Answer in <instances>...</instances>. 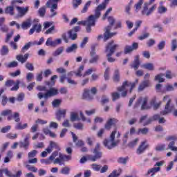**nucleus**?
<instances>
[{
	"label": "nucleus",
	"instance_id": "obj_7",
	"mask_svg": "<svg viewBox=\"0 0 177 177\" xmlns=\"http://www.w3.org/2000/svg\"><path fill=\"white\" fill-rule=\"evenodd\" d=\"M93 153L94 156L93 155H88L87 156V160L89 161H92L93 162H95V161H97V160H100L102 158V153L100 151V144L97 143Z\"/></svg>",
	"mask_w": 177,
	"mask_h": 177
},
{
	"label": "nucleus",
	"instance_id": "obj_20",
	"mask_svg": "<svg viewBox=\"0 0 177 177\" xmlns=\"http://www.w3.org/2000/svg\"><path fill=\"white\" fill-rule=\"evenodd\" d=\"M160 120V115L155 114L151 118H148L147 122H144V127H146L147 125H150L153 121H158Z\"/></svg>",
	"mask_w": 177,
	"mask_h": 177
},
{
	"label": "nucleus",
	"instance_id": "obj_14",
	"mask_svg": "<svg viewBox=\"0 0 177 177\" xmlns=\"http://www.w3.org/2000/svg\"><path fill=\"white\" fill-rule=\"evenodd\" d=\"M0 172H1V174H3V172H4L5 175H6V176H8V177H21L23 174L21 170H19L16 173V174H12V171H9V169H8V168L1 169Z\"/></svg>",
	"mask_w": 177,
	"mask_h": 177
},
{
	"label": "nucleus",
	"instance_id": "obj_48",
	"mask_svg": "<svg viewBox=\"0 0 177 177\" xmlns=\"http://www.w3.org/2000/svg\"><path fill=\"white\" fill-rule=\"evenodd\" d=\"M164 75H165L162 73L157 75L156 76H155V81H158V82H164V81H165V79L162 78Z\"/></svg>",
	"mask_w": 177,
	"mask_h": 177
},
{
	"label": "nucleus",
	"instance_id": "obj_51",
	"mask_svg": "<svg viewBox=\"0 0 177 177\" xmlns=\"http://www.w3.org/2000/svg\"><path fill=\"white\" fill-rule=\"evenodd\" d=\"M138 142H139V138H136L128 144V147H130L131 149H132V147H135V146L138 145Z\"/></svg>",
	"mask_w": 177,
	"mask_h": 177
},
{
	"label": "nucleus",
	"instance_id": "obj_36",
	"mask_svg": "<svg viewBox=\"0 0 177 177\" xmlns=\"http://www.w3.org/2000/svg\"><path fill=\"white\" fill-rule=\"evenodd\" d=\"M34 42H31L29 41L28 43H26L24 46L21 49V52L23 53H24V52H26V50H28L30 49V48H31V46H34Z\"/></svg>",
	"mask_w": 177,
	"mask_h": 177
},
{
	"label": "nucleus",
	"instance_id": "obj_18",
	"mask_svg": "<svg viewBox=\"0 0 177 177\" xmlns=\"http://www.w3.org/2000/svg\"><path fill=\"white\" fill-rule=\"evenodd\" d=\"M117 122H118V120L115 118L109 119L104 125L105 129H108V131H109V129H111L112 125H115Z\"/></svg>",
	"mask_w": 177,
	"mask_h": 177
},
{
	"label": "nucleus",
	"instance_id": "obj_32",
	"mask_svg": "<svg viewBox=\"0 0 177 177\" xmlns=\"http://www.w3.org/2000/svg\"><path fill=\"white\" fill-rule=\"evenodd\" d=\"M150 104L151 106H153V110H157V109H159L160 106H161V102L157 103L156 102V98H153L150 102Z\"/></svg>",
	"mask_w": 177,
	"mask_h": 177
},
{
	"label": "nucleus",
	"instance_id": "obj_17",
	"mask_svg": "<svg viewBox=\"0 0 177 177\" xmlns=\"http://www.w3.org/2000/svg\"><path fill=\"white\" fill-rule=\"evenodd\" d=\"M149 147V145L146 144V141H143L139 145L138 148L136 150V153L140 156V154H143L145 151Z\"/></svg>",
	"mask_w": 177,
	"mask_h": 177
},
{
	"label": "nucleus",
	"instance_id": "obj_40",
	"mask_svg": "<svg viewBox=\"0 0 177 177\" xmlns=\"http://www.w3.org/2000/svg\"><path fill=\"white\" fill-rule=\"evenodd\" d=\"M155 149L156 150V151H164V150H168L165 144L158 145L156 147Z\"/></svg>",
	"mask_w": 177,
	"mask_h": 177
},
{
	"label": "nucleus",
	"instance_id": "obj_24",
	"mask_svg": "<svg viewBox=\"0 0 177 177\" xmlns=\"http://www.w3.org/2000/svg\"><path fill=\"white\" fill-rule=\"evenodd\" d=\"M4 13L6 15H9L10 16H15V7H13V6L6 7Z\"/></svg>",
	"mask_w": 177,
	"mask_h": 177
},
{
	"label": "nucleus",
	"instance_id": "obj_57",
	"mask_svg": "<svg viewBox=\"0 0 177 177\" xmlns=\"http://www.w3.org/2000/svg\"><path fill=\"white\" fill-rule=\"evenodd\" d=\"M91 168L93 171H96L97 172L102 169V165L93 163L91 165Z\"/></svg>",
	"mask_w": 177,
	"mask_h": 177
},
{
	"label": "nucleus",
	"instance_id": "obj_60",
	"mask_svg": "<svg viewBox=\"0 0 177 177\" xmlns=\"http://www.w3.org/2000/svg\"><path fill=\"white\" fill-rule=\"evenodd\" d=\"M166 42L165 41L162 40L158 44V49L159 50H162L164 48H165Z\"/></svg>",
	"mask_w": 177,
	"mask_h": 177
},
{
	"label": "nucleus",
	"instance_id": "obj_59",
	"mask_svg": "<svg viewBox=\"0 0 177 177\" xmlns=\"http://www.w3.org/2000/svg\"><path fill=\"white\" fill-rule=\"evenodd\" d=\"M24 97H25L24 93H21L17 95L16 100H17V102H23V100H24Z\"/></svg>",
	"mask_w": 177,
	"mask_h": 177
},
{
	"label": "nucleus",
	"instance_id": "obj_25",
	"mask_svg": "<svg viewBox=\"0 0 177 177\" xmlns=\"http://www.w3.org/2000/svg\"><path fill=\"white\" fill-rule=\"evenodd\" d=\"M140 66V61L139 60V55L136 56L133 64L131 65V68L134 70H138Z\"/></svg>",
	"mask_w": 177,
	"mask_h": 177
},
{
	"label": "nucleus",
	"instance_id": "obj_49",
	"mask_svg": "<svg viewBox=\"0 0 177 177\" xmlns=\"http://www.w3.org/2000/svg\"><path fill=\"white\" fill-rule=\"evenodd\" d=\"M144 0H139L138 2L135 4L134 7L136 8V12H138L140 9H142V5H143Z\"/></svg>",
	"mask_w": 177,
	"mask_h": 177
},
{
	"label": "nucleus",
	"instance_id": "obj_61",
	"mask_svg": "<svg viewBox=\"0 0 177 177\" xmlns=\"http://www.w3.org/2000/svg\"><path fill=\"white\" fill-rule=\"evenodd\" d=\"M111 96H112V100L113 102H115V100H118V99H120L121 95H120V93L115 92L111 94Z\"/></svg>",
	"mask_w": 177,
	"mask_h": 177
},
{
	"label": "nucleus",
	"instance_id": "obj_45",
	"mask_svg": "<svg viewBox=\"0 0 177 177\" xmlns=\"http://www.w3.org/2000/svg\"><path fill=\"white\" fill-rule=\"evenodd\" d=\"M95 72H96L95 68H90L84 72V73L83 74V77H86V75H91L92 73H95Z\"/></svg>",
	"mask_w": 177,
	"mask_h": 177
},
{
	"label": "nucleus",
	"instance_id": "obj_58",
	"mask_svg": "<svg viewBox=\"0 0 177 177\" xmlns=\"http://www.w3.org/2000/svg\"><path fill=\"white\" fill-rule=\"evenodd\" d=\"M12 127L11 126H6L3 128L1 129L0 132L1 133H8V132H9V131H10Z\"/></svg>",
	"mask_w": 177,
	"mask_h": 177
},
{
	"label": "nucleus",
	"instance_id": "obj_47",
	"mask_svg": "<svg viewBox=\"0 0 177 177\" xmlns=\"http://www.w3.org/2000/svg\"><path fill=\"white\" fill-rule=\"evenodd\" d=\"M104 77L105 81H109L110 80V68L108 67L106 68L105 72L104 73Z\"/></svg>",
	"mask_w": 177,
	"mask_h": 177
},
{
	"label": "nucleus",
	"instance_id": "obj_56",
	"mask_svg": "<svg viewBox=\"0 0 177 177\" xmlns=\"http://www.w3.org/2000/svg\"><path fill=\"white\" fill-rule=\"evenodd\" d=\"M127 161H128V157H126V158L120 157V158H118V162L119 164H123V165H127Z\"/></svg>",
	"mask_w": 177,
	"mask_h": 177
},
{
	"label": "nucleus",
	"instance_id": "obj_55",
	"mask_svg": "<svg viewBox=\"0 0 177 177\" xmlns=\"http://www.w3.org/2000/svg\"><path fill=\"white\" fill-rule=\"evenodd\" d=\"M19 66V63L17 61H12L7 64V67L8 68H13L15 67H17Z\"/></svg>",
	"mask_w": 177,
	"mask_h": 177
},
{
	"label": "nucleus",
	"instance_id": "obj_26",
	"mask_svg": "<svg viewBox=\"0 0 177 177\" xmlns=\"http://www.w3.org/2000/svg\"><path fill=\"white\" fill-rule=\"evenodd\" d=\"M21 27L22 30H28L31 27V19H28L25 21L22 22Z\"/></svg>",
	"mask_w": 177,
	"mask_h": 177
},
{
	"label": "nucleus",
	"instance_id": "obj_6",
	"mask_svg": "<svg viewBox=\"0 0 177 177\" xmlns=\"http://www.w3.org/2000/svg\"><path fill=\"white\" fill-rule=\"evenodd\" d=\"M118 46V44H114V41H111L106 46L105 52H109V53L106 55L107 60L109 63H114V62H115V59L111 56H113L114 52H115V49H117Z\"/></svg>",
	"mask_w": 177,
	"mask_h": 177
},
{
	"label": "nucleus",
	"instance_id": "obj_13",
	"mask_svg": "<svg viewBox=\"0 0 177 177\" xmlns=\"http://www.w3.org/2000/svg\"><path fill=\"white\" fill-rule=\"evenodd\" d=\"M149 3H145L144 4L143 9L142 10V15L143 16H150L153 12H154V9H156V6H153L151 8H149Z\"/></svg>",
	"mask_w": 177,
	"mask_h": 177
},
{
	"label": "nucleus",
	"instance_id": "obj_8",
	"mask_svg": "<svg viewBox=\"0 0 177 177\" xmlns=\"http://www.w3.org/2000/svg\"><path fill=\"white\" fill-rule=\"evenodd\" d=\"M163 102H167V103L165 106L164 111H162L160 112V114L162 115H167V114H169V113H171L172 111L174 110L175 106L171 103V100L168 95H166L163 97Z\"/></svg>",
	"mask_w": 177,
	"mask_h": 177
},
{
	"label": "nucleus",
	"instance_id": "obj_19",
	"mask_svg": "<svg viewBox=\"0 0 177 177\" xmlns=\"http://www.w3.org/2000/svg\"><path fill=\"white\" fill-rule=\"evenodd\" d=\"M41 28H42V26H41L40 24H35L33 25L32 28H30V30H29V35H32V34H34L35 31L36 32L39 33L41 32Z\"/></svg>",
	"mask_w": 177,
	"mask_h": 177
},
{
	"label": "nucleus",
	"instance_id": "obj_46",
	"mask_svg": "<svg viewBox=\"0 0 177 177\" xmlns=\"http://www.w3.org/2000/svg\"><path fill=\"white\" fill-rule=\"evenodd\" d=\"M38 13L41 17H44V16H45V14L46 13V7L43 6L40 8L38 10Z\"/></svg>",
	"mask_w": 177,
	"mask_h": 177
},
{
	"label": "nucleus",
	"instance_id": "obj_31",
	"mask_svg": "<svg viewBox=\"0 0 177 177\" xmlns=\"http://www.w3.org/2000/svg\"><path fill=\"white\" fill-rule=\"evenodd\" d=\"M91 5H92V1H88L84 4L82 10H81V13H86V12H88V9H89Z\"/></svg>",
	"mask_w": 177,
	"mask_h": 177
},
{
	"label": "nucleus",
	"instance_id": "obj_21",
	"mask_svg": "<svg viewBox=\"0 0 177 177\" xmlns=\"http://www.w3.org/2000/svg\"><path fill=\"white\" fill-rule=\"evenodd\" d=\"M84 99L86 100H92L93 99V95L91 94V90L88 88H84L83 92Z\"/></svg>",
	"mask_w": 177,
	"mask_h": 177
},
{
	"label": "nucleus",
	"instance_id": "obj_35",
	"mask_svg": "<svg viewBox=\"0 0 177 177\" xmlns=\"http://www.w3.org/2000/svg\"><path fill=\"white\" fill-rule=\"evenodd\" d=\"M143 68H145L146 70H149V71H153L154 70V64L151 63H147L142 66Z\"/></svg>",
	"mask_w": 177,
	"mask_h": 177
},
{
	"label": "nucleus",
	"instance_id": "obj_62",
	"mask_svg": "<svg viewBox=\"0 0 177 177\" xmlns=\"http://www.w3.org/2000/svg\"><path fill=\"white\" fill-rule=\"evenodd\" d=\"M26 80L28 82H30L31 80H34V73L29 72L26 74Z\"/></svg>",
	"mask_w": 177,
	"mask_h": 177
},
{
	"label": "nucleus",
	"instance_id": "obj_37",
	"mask_svg": "<svg viewBox=\"0 0 177 177\" xmlns=\"http://www.w3.org/2000/svg\"><path fill=\"white\" fill-rule=\"evenodd\" d=\"M77 48L78 46H77L75 44H73L66 48V53H71L72 52H74V50H77Z\"/></svg>",
	"mask_w": 177,
	"mask_h": 177
},
{
	"label": "nucleus",
	"instance_id": "obj_10",
	"mask_svg": "<svg viewBox=\"0 0 177 177\" xmlns=\"http://www.w3.org/2000/svg\"><path fill=\"white\" fill-rule=\"evenodd\" d=\"M91 59H88V64H96L100 59V56L96 54V46H91V50L90 52Z\"/></svg>",
	"mask_w": 177,
	"mask_h": 177
},
{
	"label": "nucleus",
	"instance_id": "obj_16",
	"mask_svg": "<svg viewBox=\"0 0 177 177\" xmlns=\"http://www.w3.org/2000/svg\"><path fill=\"white\" fill-rule=\"evenodd\" d=\"M30 133L26 134L24 141L19 142V147L21 149L24 148L25 149V150H27V149H28V146H30V141L28 140L30 139Z\"/></svg>",
	"mask_w": 177,
	"mask_h": 177
},
{
	"label": "nucleus",
	"instance_id": "obj_30",
	"mask_svg": "<svg viewBox=\"0 0 177 177\" xmlns=\"http://www.w3.org/2000/svg\"><path fill=\"white\" fill-rule=\"evenodd\" d=\"M28 127V124L27 123H25L24 124H21V122L17 123L15 125V129L21 131L23 129H26Z\"/></svg>",
	"mask_w": 177,
	"mask_h": 177
},
{
	"label": "nucleus",
	"instance_id": "obj_50",
	"mask_svg": "<svg viewBox=\"0 0 177 177\" xmlns=\"http://www.w3.org/2000/svg\"><path fill=\"white\" fill-rule=\"evenodd\" d=\"M46 46H53L55 47V41H53L52 37H48L46 41Z\"/></svg>",
	"mask_w": 177,
	"mask_h": 177
},
{
	"label": "nucleus",
	"instance_id": "obj_5",
	"mask_svg": "<svg viewBox=\"0 0 177 177\" xmlns=\"http://www.w3.org/2000/svg\"><path fill=\"white\" fill-rule=\"evenodd\" d=\"M135 83H131L128 81L123 82L122 85L120 87H118V92H120V95L122 97H127L128 95V88H129L130 93L132 92L133 88H135Z\"/></svg>",
	"mask_w": 177,
	"mask_h": 177
},
{
	"label": "nucleus",
	"instance_id": "obj_11",
	"mask_svg": "<svg viewBox=\"0 0 177 177\" xmlns=\"http://www.w3.org/2000/svg\"><path fill=\"white\" fill-rule=\"evenodd\" d=\"M149 101V98L147 97H141L138 100V101L136 103L135 107H139V105L141 103V110H149L150 106L147 105V102Z\"/></svg>",
	"mask_w": 177,
	"mask_h": 177
},
{
	"label": "nucleus",
	"instance_id": "obj_43",
	"mask_svg": "<svg viewBox=\"0 0 177 177\" xmlns=\"http://www.w3.org/2000/svg\"><path fill=\"white\" fill-rule=\"evenodd\" d=\"M78 120H80V118L78 117V113L75 112H72L71 113V121H72V122H74V121H78Z\"/></svg>",
	"mask_w": 177,
	"mask_h": 177
},
{
	"label": "nucleus",
	"instance_id": "obj_2",
	"mask_svg": "<svg viewBox=\"0 0 177 177\" xmlns=\"http://www.w3.org/2000/svg\"><path fill=\"white\" fill-rule=\"evenodd\" d=\"M120 138H121V133L120 131H117V129H115L111 132L109 139L104 141V146H105L108 150H111L114 149V147H117V146L120 145V142H121Z\"/></svg>",
	"mask_w": 177,
	"mask_h": 177
},
{
	"label": "nucleus",
	"instance_id": "obj_53",
	"mask_svg": "<svg viewBox=\"0 0 177 177\" xmlns=\"http://www.w3.org/2000/svg\"><path fill=\"white\" fill-rule=\"evenodd\" d=\"M63 47H59L53 53V56H59V55H62V53H63Z\"/></svg>",
	"mask_w": 177,
	"mask_h": 177
},
{
	"label": "nucleus",
	"instance_id": "obj_64",
	"mask_svg": "<svg viewBox=\"0 0 177 177\" xmlns=\"http://www.w3.org/2000/svg\"><path fill=\"white\" fill-rule=\"evenodd\" d=\"M6 138H8V139H11V140H15V139H17V134L15 133H9L6 135Z\"/></svg>",
	"mask_w": 177,
	"mask_h": 177
},
{
	"label": "nucleus",
	"instance_id": "obj_41",
	"mask_svg": "<svg viewBox=\"0 0 177 177\" xmlns=\"http://www.w3.org/2000/svg\"><path fill=\"white\" fill-rule=\"evenodd\" d=\"M113 81L114 82H120V71L118 69L115 70Z\"/></svg>",
	"mask_w": 177,
	"mask_h": 177
},
{
	"label": "nucleus",
	"instance_id": "obj_52",
	"mask_svg": "<svg viewBox=\"0 0 177 177\" xmlns=\"http://www.w3.org/2000/svg\"><path fill=\"white\" fill-rule=\"evenodd\" d=\"M177 48V39H173L171 40V52H175Z\"/></svg>",
	"mask_w": 177,
	"mask_h": 177
},
{
	"label": "nucleus",
	"instance_id": "obj_3",
	"mask_svg": "<svg viewBox=\"0 0 177 177\" xmlns=\"http://www.w3.org/2000/svg\"><path fill=\"white\" fill-rule=\"evenodd\" d=\"M36 89L39 91L40 92L37 93V97L39 100L44 98V100H48L49 97H52L53 96H56V95H59V90L55 88H50L49 90L46 89V86H37ZM42 91L46 92L45 93H42Z\"/></svg>",
	"mask_w": 177,
	"mask_h": 177
},
{
	"label": "nucleus",
	"instance_id": "obj_39",
	"mask_svg": "<svg viewBox=\"0 0 177 177\" xmlns=\"http://www.w3.org/2000/svg\"><path fill=\"white\" fill-rule=\"evenodd\" d=\"M70 171H71V169L68 167H62L60 170V174L62 175H70Z\"/></svg>",
	"mask_w": 177,
	"mask_h": 177
},
{
	"label": "nucleus",
	"instance_id": "obj_33",
	"mask_svg": "<svg viewBox=\"0 0 177 177\" xmlns=\"http://www.w3.org/2000/svg\"><path fill=\"white\" fill-rule=\"evenodd\" d=\"M68 38L72 39V41H75V39H77V35L75 32H74V30H69L68 32Z\"/></svg>",
	"mask_w": 177,
	"mask_h": 177
},
{
	"label": "nucleus",
	"instance_id": "obj_22",
	"mask_svg": "<svg viewBox=\"0 0 177 177\" xmlns=\"http://www.w3.org/2000/svg\"><path fill=\"white\" fill-rule=\"evenodd\" d=\"M28 53L25 54L24 55H18L16 56V59L17 61L19 62V63H21V64L26 63L27 62V59H28Z\"/></svg>",
	"mask_w": 177,
	"mask_h": 177
},
{
	"label": "nucleus",
	"instance_id": "obj_29",
	"mask_svg": "<svg viewBox=\"0 0 177 177\" xmlns=\"http://www.w3.org/2000/svg\"><path fill=\"white\" fill-rule=\"evenodd\" d=\"M0 53L1 56H6L9 53V48L8 46H2L1 48L0 49Z\"/></svg>",
	"mask_w": 177,
	"mask_h": 177
},
{
	"label": "nucleus",
	"instance_id": "obj_12",
	"mask_svg": "<svg viewBox=\"0 0 177 177\" xmlns=\"http://www.w3.org/2000/svg\"><path fill=\"white\" fill-rule=\"evenodd\" d=\"M13 85H15L13 86ZM19 85H20V80H17L16 82L15 83V81L10 80H7L5 83V86H7V88H10V86H13L10 88V91H18L19 90Z\"/></svg>",
	"mask_w": 177,
	"mask_h": 177
},
{
	"label": "nucleus",
	"instance_id": "obj_54",
	"mask_svg": "<svg viewBox=\"0 0 177 177\" xmlns=\"http://www.w3.org/2000/svg\"><path fill=\"white\" fill-rule=\"evenodd\" d=\"M38 154V151L34 149L28 153V158H34Z\"/></svg>",
	"mask_w": 177,
	"mask_h": 177
},
{
	"label": "nucleus",
	"instance_id": "obj_23",
	"mask_svg": "<svg viewBox=\"0 0 177 177\" xmlns=\"http://www.w3.org/2000/svg\"><path fill=\"white\" fill-rule=\"evenodd\" d=\"M150 86V80L143 81L138 86V92H142L145 88H149Z\"/></svg>",
	"mask_w": 177,
	"mask_h": 177
},
{
	"label": "nucleus",
	"instance_id": "obj_9",
	"mask_svg": "<svg viewBox=\"0 0 177 177\" xmlns=\"http://www.w3.org/2000/svg\"><path fill=\"white\" fill-rule=\"evenodd\" d=\"M60 0H48L47 1L46 6L47 8H50V15L48 16L50 19L55 17V16L57 15V12L55 11L57 9V2Z\"/></svg>",
	"mask_w": 177,
	"mask_h": 177
},
{
	"label": "nucleus",
	"instance_id": "obj_1",
	"mask_svg": "<svg viewBox=\"0 0 177 177\" xmlns=\"http://www.w3.org/2000/svg\"><path fill=\"white\" fill-rule=\"evenodd\" d=\"M105 9V3L100 4L95 9V15H90L88 17L87 20L85 21L86 32H91V31H92V28H91V27H95L96 24V20H97V19H99V17H100V15H102L100 12H102V10H104Z\"/></svg>",
	"mask_w": 177,
	"mask_h": 177
},
{
	"label": "nucleus",
	"instance_id": "obj_15",
	"mask_svg": "<svg viewBox=\"0 0 177 177\" xmlns=\"http://www.w3.org/2000/svg\"><path fill=\"white\" fill-rule=\"evenodd\" d=\"M17 10L18 12L17 17L21 18V17H24V15L26 13H28V10H30V8L29 7L17 6Z\"/></svg>",
	"mask_w": 177,
	"mask_h": 177
},
{
	"label": "nucleus",
	"instance_id": "obj_44",
	"mask_svg": "<svg viewBox=\"0 0 177 177\" xmlns=\"http://www.w3.org/2000/svg\"><path fill=\"white\" fill-rule=\"evenodd\" d=\"M12 113H13V111L12 110L6 109L1 112V115H2L3 117H6V115H8L9 117L12 115Z\"/></svg>",
	"mask_w": 177,
	"mask_h": 177
},
{
	"label": "nucleus",
	"instance_id": "obj_38",
	"mask_svg": "<svg viewBox=\"0 0 177 177\" xmlns=\"http://www.w3.org/2000/svg\"><path fill=\"white\" fill-rule=\"evenodd\" d=\"M84 68H85V66L84 65H81L77 71L75 72V74L76 77H84V75H82V71H84Z\"/></svg>",
	"mask_w": 177,
	"mask_h": 177
},
{
	"label": "nucleus",
	"instance_id": "obj_63",
	"mask_svg": "<svg viewBox=\"0 0 177 177\" xmlns=\"http://www.w3.org/2000/svg\"><path fill=\"white\" fill-rule=\"evenodd\" d=\"M61 158L64 160V161H70V160H71V156L61 153Z\"/></svg>",
	"mask_w": 177,
	"mask_h": 177
},
{
	"label": "nucleus",
	"instance_id": "obj_28",
	"mask_svg": "<svg viewBox=\"0 0 177 177\" xmlns=\"http://www.w3.org/2000/svg\"><path fill=\"white\" fill-rule=\"evenodd\" d=\"M56 117L58 121H60L62 118H64V117H66V110L64 109L58 111L56 113Z\"/></svg>",
	"mask_w": 177,
	"mask_h": 177
},
{
	"label": "nucleus",
	"instance_id": "obj_42",
	"mask_svg": "<svg viewBox=\"0 0 177 177\" xmlns=\"http://www.w3.org/2000/svg\"><path fill=\"white\" fill-rule=\"evenodd\" d=\"M171 150V151H177V147H175V142L171 141L168 145L167 150Z\"/></svg>",
	"mask_w": 177,
	"mask_h": 177
},
{
	"label": "nucleus",
	"instance_id": "obj_4",
	"mask_svg": "<svg viewBox=\"0 0 177 177\" xmlns=\"http://www.w3.org/2000/svg\"><path fill=\"white\" fill-rule=\"evenodd\" d=\"M108 21L109 23V26L105 27V32L104 33V41H105L110 39V38H112V37H114V35L117 34L115 32H110L115 23V19H114V17H109Z\"/></svg>",
	"mask_w": 177,
	"mask_h": 177
},
{
	"label": "nucleus",
	"instance_id": "obj_34",
	"mask_svg": "<svg viewBox=\"0 0 177 177\" xmlns=\"http://www.w3.org/2000/svg\"><path fill=\"white\" fill-rule=\"evenodd\" d=\"M62 153H59V158L55 159L53 163L54 164H59V165H64V160L62 159Z\"/></svg>",
	"mask_w": 177,
	"mask_h": 177
},
{
	"label": "nucleus",
	"instance_id": "obj_27",
	"mask_svg": "<svg viewBox=\"0 0 177 177\" xmlns=\"http://www.w3.org/2000/svg\"><path fill=\"white\" fill-rule=\"evenodd\" d=\"M15 120V122H20V113L15 112L13 115H10L8 117V121L11 120Z\"/></svg>",
	"mask_w": 177,
	"mask_h": 177
}]
</instances>
